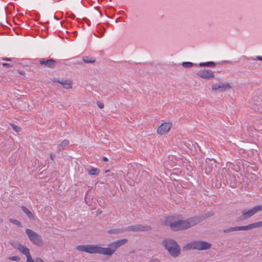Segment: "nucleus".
<instances>
[{
  "instance_id": "obj_1",
  "label": "nucleus",
  "mask_w": 262,
  "mask_h": 262,
  "mask_svg": "<svg viewBox=\"0 0 262 262\" xmlns=\"http://www.w3.org/2000/svg\"><path fill=\"white\" fill-rule=\"evenodd\" d=\"M201 220L194 216L186 220H179L173 222H165V225L169 226L173 231H180L190 228L200 222Z\"/></svg>"
},
{
  "instance_id": "obj_2",
  "label": "nucleus",
  "mask_w": 262,
  "mask_h": 262,
  "mask_svg": "<svg viewBox=\"0 0 262 262\" xmlns=\"http://www.w3.org/2000/svg\"><path fill=\"white\" fill-rule=\"evenodd\" d=\"M163 244L172 256L176 257L180 255L181 250L176 241L172 239H166L163 241Z\"/></svg>"
},
{
  "instance_id": "obj_3",
  "label": "nucleus",
  "mask_w": 262,
  "mask_h": 262,
  "mask_svg": "<svg viewBox=\"0 0 262 262\" xmlns=\"http://www.w3.org/2000/svg\"><path fill=\"white\" fill-rule=\"evenodd\" d=\"M211 247V244L205 241H194L186 244L184 249L186 250L196 249L202 251L209 249Z\"/></svg>"
},
{
  "instance_id": "obj_4",
  "label": "nucleus",
  "mask_w": 262,
  "mask_h": 262,
  "mask_svg": "<svg viewBox=\"0 0 262 262\" xmlns=\"http://www.w3.org/2000/svg\"><path fill=\"white\" fill-rule=\"evenodd\" d=\"M106 248L101 247L98 245H83V251L91 254L98 253L106 255Z\"/></svg>"
},
{
  "instance_id": "obj_5",
  "label": "nucleus",
  "mask_w": 262,
  "mask_h": 262,
  "mask_svg": "<svg viewBox=\"0 0 262 262\" xmlns=\"http://www.w3.org/2000/svg\"><path fill=\"white\" fill-rule=\"evenodd\" d=\"M26 233L30 241L34 245L40 246L43 245V241L41 236L33 230L27 229Z\"/></svg>"
},
{
  "instance_id": "obj_6",
  "label": "nucleus",
  "mask_w": 262,
  "mask_h": 262,
  "mask_svg": "<svg viewBox=\"0 0 262 262\" xmlns=\"http://www.w3.org/2000/svg\"><path fill=\"white\" fill-rule=\"evenodd\" d=\"M127 242V238H123L111 243L108 245L109 248H106V255H112L118 247L125 244Z\"/></svg>"
},
{
  "instance_id": "obj_7",
  "label": "nucleus",
  "mask_w": 262,
  "mask_h": 262,
  "mask_svg": "<svg viewBox=\"0 0 262 262\" xmlns=\"http://www.w3.org/2000/svg\"><path fill=\"white\" fill-rule=\"evenodd\" d=\"M253 228H256L255 223L249 224L247 226L230 227L228 229H224L223 230V232L224 233H229L230 232L240 231V230H250V229H252Z\"/></svg>"
},
{
  "instance_id": "obj_8",
  "label": "nucleus",
  "mask_w": 262,
  "mask_h": 262,
  "mask_svg": "<svg viewBox=\"0 0 262 262\" xmlns=\"http://www.w3.org/2000/svg\"><path fill=\"white\" fill-rule=\"evenodd\" d=\"M172 123L170 122L161 124L157 128V132L160 135H163L169 132L172 127Z\"/></svg>"
},
{
  "instance_id": "obj_9",
  "label": "nucleus",
  "mask_w": 262,
  "mask_h": 262,
  "mask_svg": "<svg viewBox=\"0 0 262 262\" xmlns=\"http://www.w3.org/2000/svg\"><path fill=\"white\" fill-rule=\"evenodd\" d=\"M57 61L52 59L41 58L39 60L40 65L44 66L45 68L53 69L55 67Z\"/></svg>"
},
{
  "instance_id": "obj_10",
  "label": "nucleus",
  "mask_w": 262,
  "mask_h": 262,
  "mask_svg": "<svg viewBox=\"0 0 262 262\" xmlns=\"http://www.w3.org/2000/svg\"><path fill=\"white\" fill-rule=\"evenodd\" d=\"M197 75L201 78L206 80H210L214 77L213 72L211 70L207 69L200 70Z\"/></svg>"
},
{
  "instance_id": "obj_11",
  "label": "nucleus",
  "mask_w": 262,
  "mask_h": 262,
  "mask_svg": "<svg viewBox=\"0 0 262 262\" xmlns=\"http://www.w3.org/2000/svg\"><path fill=\"white\" fill-rule=\"evenodd\" d=\"M212 91H219L220 92H224L231 89V85L228 83L219 82L213 84L211 85Z\"/></svg>"
},
{
  "instance_id": "obj_12",
  "label": "nucleus",
  "mask_w": 262,
  "mask_h": 262,
  "mask_svg": "<svg viewBox=\"0 0 262 262\" xmlns=\"http://www.w3.org/2000/svg\"><path fill=\"white\" fill-rule=\"evenodd\" d=\"M14 247L18 250L20 252L26 256L27 260H29V261H30L31 255L30 253V250L27 247L20 244H18L16 246H14Z\"/></svg>"
},
{
  "instance_id": "obj_13",
  "label": "nucleus",
  "mask_w": 262,
  "mask_h": 262,
  "mask_svg": "<svg viewBox=\"0 0 262 262\" xmlns=\"http://www.w3.org/2000/svg\"><path fill=\"white\" fill-rule=\"evenodd\" d=\"M256 213V210L255 209V206L253 207L252 208L248 210H244L242 212V214L239 217L240 220H246L252 216H253L254 214H255Z\"/></svg>"
},
{
  "instance_id": "obj_14",
  "label": "nucleus",
  "mask_w": 262,
  "mask_h": 262,
  "mask_svg": "<svg viewBox=\"0 0 262 262\" xmlns=\"http://www.w3.org/2000/svg\"><path fill=\"white\" fill-rule=\"evenodd\" d=\"M54 81L61 84L64 89H69L72 88V81L70 79H57L54 80Z\"/></svg>"
},
{
  "instance_id": "obj_15",
  "label": "nucleus",
  "mask_w": 262,
  "mask_h": 262,
  "mask_svg": "<svg viewBox=\"0 0 262 262\" xmlns=\"http://www.w3.org/2000/svg\"><path fill=\"white\" fill-rule=\"evenodd\" d=\"M21 209L27 215L30 219H34L32 213L25 206H23Z\"/></svg>"
},
{
  "instance_id": "obj_16",
  "label": "nucleus",
  "mask_w": 262,
  "mask_h": 262,
  "mask_svg": "<svg viewBox=\"0 0 262 262\" xmlns=\"http://www.w3.org/2000/svg\"><path fill=\"white\" fill-rule=\"evenodd\" d=\"M124 230L125 231H139L138 224L127 227Z\"/></svg>"
},
{
  "instance_id": "obj_17",
  "label": "nucleus",
  "mask_w": 262,
  "mask_h": 262,
  "mask_svg": "<svg viewBox=\"0 0 262 262\" xmlns=\"http://www.w3.org/2000/svg\"><path fill=\"white\" fill-rule=\"evenodd\" d=\"M139 231H147L151 230V228L149 225H142L138 224Z\"/></svg>"
},
{
  "instance_id": "obj_18",
  "label": "nucleus",
  "mask_w": 262,
  "mask_h": 262,
  "mask_svg": "<svg viewBox=\"0 0 262 262\" xmlns=\"http://www.w3.org/2000/svg\"><path fill=\"white\" fill-rule=\"evenodd\" d=\"M125 231L124 228L122 229H114L109 230L108 233L110 234H119L123 233Z\"/></svg>"
},
{
  "instance_id": "obj_19",
  "label": "nucleus",
  "mask_w": 262,
  "mask_h": 262,
  "mask_svg": "<svg viewBox=\"0 0 262 262\" xmlns=\"http://www.w3.org/2000/svg\"><path fill=\"white\" fill-rule=\"evenodd\" d=\"M69 143V141L68 140H64L58 146L59 151H61L64 149L66 146H67Z\"/></svg>"
},
{
  "instance_id": "obj_20",
  "label": "nucleus",
  "mask_w": 262,
  "mask_h": 262,
  "mask_svg": "<svg viewBox=\"0 0 262 262\" xmlns=\"http://www.w3.org/2000/svg\"><path fill=\"white\" fill-rule=\"evenodd\" d=\"M200 67H211L215 66V63L213 61H209L206 62H200L199 64Z\"/></svg>"
},
{
  "instance_id": "obj_21",
  "label": "nucleus",
  "mask_w": 262,
  "mask_h": 262,
  "mask_svg": "<svg viewBox=\"0 0 262 262\" xmlns=\"http://www.w3.org/2000/svg\"><path fill=\"white\" fill-rule=\"evenodd\" d=\"M88 171L90 175H97L99 173V169L97 168H92Z\"/></svg>"
},
{
  "instance_id": "obj_22",
  "label": "nucleus",
  "mask_w": 262,
  "mask_h": 262,
  "mask_svg": "<svg viewBox=\"0 0 262 262\" xmlns=\"http://www.w3.org/2000/svg\"><path fill=\"white\" fill-rule=\"evenodd\" d=\"M11 127L13 128V130H14L16 132H19L21 130L20 127L17 126L16 125L13 124V123H10V124Z\"/></svg>"
},
{
  "instance_id": "obj_23",
  "label": "nucleus",
  "mask_w": 262,
  "mask_h": 262,
  "mask_svg": "<svg viewBox=\"0 0 262 262\" xmlns=\"http://www.w3.org/2000/svg\"><path fill=\"white\" fill-rule=\"evenodd\" d=\"M10 222L11 223H12L17 225L18 227H21V223L19 221H18V220L12 219H10Z\"/></svg>"
},
{
  "instance_id": "obj_24",
  "label": "nucleus",
  "mask_w": 262,
  "mask_h": 262,
  "mask_svg": "<svg viewBox=\"0 0 262 262\" xmlns=\"http://www.w3.org/2000/svg\"><path fill=\"white\" fill-rule=\"evenodd\" d=\"M27 262H44L43 260L40 258H36L34 259H32V256H31L30 261L29 260H27Z\"/></svg>"
},
{
  "instance_id": "obj_25",
  "label": "nucleus",
  "mask_w": 262,
  "mask_h": 262,
  "mask_svg": "<svg viewBox=\"0 0 262 262\" xmlns=\"http://www.w3.org/2000/svg\"><path fill=\"white\" fill-rule=\"evenodd\" d=\"M193 63L190 62H183L182 63V66L185 68H189L193 66Z\"/></svg>"
},
{
  "instance_id": "obj_26",
  "label": "nucleus",
  "mask_w": 262,
  "mask_h": 262,
  "mask_svg": "<svg viewBox=\"0 0 262 262\" xmlns=\"http://www.w3.org/2000/svg\"><path fill=\"white\" fill-rule=\"evenodd\" d=\"M8 258L10 260H13V261H19L20 260V258L17 256L9 257Z\"/></svg>"
},
{
  "instance_id": "obj_27",
  "label": "nucleus",
  "mask_w": 262,
  "mask_h": 262,
  "mask_svg": "<svg viewBox=\"0 0 262 262\" xmlns=\"http://www.w3.org/2000/svg\"><path fill=\"white\" fill-rule=\"evenodd\" d=\"M83 61L85 63H93L95 62V59L94 58H91V60H89V59L83 58Z\"/></svg>"
},
{
  "instance_id": "obj_28",
  "label": "nucleus",
  "mask_w": 262,
  "mask_h": 262,
  "mask_svg": "<svg viewBox=\"0 0 262 262\" xmlns=\"http://www.w3.org/2000/svg\"><path fill=\"white\" fill-rule=\"evenodd\" d=\"M2 65L3 67L7 68H12L13 67V64L12 63H3Z\"/></svg>"
},
{
  "instance_id": "obj_29",
  "label": "nucleus",
  "mask_w": 262,
  "mask_h": 262,
  "mask_svg": "<svg viewBox=\"0 0 262 262\" xmlns=\"http://www.w3.org/2000/svg\"><path fill=\"white\" fill-rule=\"evenodd\" d=\"M97 106L101 109L104 107V104L103 102L100 101H98L97 102Z\"/></svg>"
},
{
  "instance_id": "obj_30",
  "label": "nucleus",
  "mask_w": 262,
  "mask_h": 262,
  "mask_svg": "<svg viewBox=\"0 0 262 262\" xmlns=\"http://www.w3.org/2000/svg\"><path fill=\"white\" fill-rule=\"evenodd\" d=\"M256 212L262 211V205H257L255 206Z\"/></svg>"
},
{
  "instance_id": "obj_31",
  "label": "nucleus",
  "mask_w": 262,
  "mask_h": 262,
  "mask_svg": "<svg viewBox=\"0 0 262 262\" xmlns=\"http://www.w3.org/2000/svg\"><path fill=\"white\" fill-rule=\"evenodd\" d=\"M255 225L256 228L262 227V221L260 222H256Z\"/></svg>"
},
{
  "instance_id": "obj_32",
  "label": "nucleus",
  "mask_w": 262,
  "mask_h": 262,
  "mask_svg": "<svg viewBox=\"0 0 262 262\" xmlns=\"http://www.w3.org/2000/svg\"><path fill=\"white\" fill-rule=\"evenodd\" d=\"M2 60L4 61H11V59L10 58H2Z\"/></svg>"
},
{
  "instance_id": "obj_33",
  "label": "nucleus",
  "mask_w": 262,
  "mask_h": 262,
  "mask_svg": "<svg viewBox=\"0 0 262 262\" xmlns=\"http://www.w3.org/2000/svg\"><path fill=\"white\" fill-rule=\"evenodd\" d=\"M77 249L79 251H82V245H79L77 247Z\"/></svg>"
},
{
  "instance_id": "obj_34",
  "label": "nucleus",
  "mask_w": 262,
  "mask_h": 262,
  "mask_svg": "<svg viewBox=\"0 0 262 262\" xmlns=\"http://www.w3.org/2000/svg\"><path fill=\"white\" fill-rule=\"evenodd\" d=\"M256 59L259 60H262V56H257Z\"/></svg>"
},
{
  "instance_id": "obj_35",
  "label": "nucleus",
  "mask_w": 262,
  "mask_h": 262,
  "mask_svg": "<svg viewBox=\"0 0 262 262\" xmlns=\"http://www.w3.org/2000/svg\"><path fill=\"white\" fill-rule=\"evenodd\" d=\"M150 262H160V261H159V259L156 258V259H154L151 260Z\"/></svg>"
},
{
  "instance_id": "obj_36",
  "label": "nucleus",
  "mask_w": 262,
  "mask_h": 262,
  "mask_svg": "<svg viewBox=\"0 0 262 262\" xmlns=\"http://www.w3.org/2000/svg\"><path fill=\"white\" fill-rule=\"evenodd\" d=\"M103 161H104V162H107L108 161V159L105 157H103Z\"/></svg>"
},
{
  "instance_id": "obj_37",
  "label": "nucleus",
  "mask_w": 262,
  "mask_h": 262,
  "mask_svg": "<svg viewBox=\"0 0 262 262\" xmlns=\"http://www.w3.org/2000/svg\"><path fill=\"white\" fill-rule=\"evenodd\" d=\"M54 156L53 154H50V158H51V159L52 160H54Z\"/></svg>"
},
{
  "instance_id": "obj_38",
  "label": "nucleus",
  "mask_w": 262,
  "mask_h": 262,
  "mask_svg": "<svg viewBox=\"0 0 262 262\" xmlns=\"http://www.w3.org/2000/svg\"><path fill=\"white\" fill-rule=\"evenodd\" d=\"M19 73L21 75H25V72L23 71H19Z\"/></svg>"
},
{
  "instance_id": "obj_39",
  "label": "nucleus",
  "mask_w": 262,
  "mask_h": 262,
  "mask_svg": "<svg viewBox=\"0 0 262 262\" xmlns=\"http://www.w3.org/2000/svg\"><path fill=\"white\" fill-rule=\"evenodd\" d=\"M208 216H211L213 215V212H208Z\"/></svg>"
},
{
  "instance_id": "obj_40",
  "label": "nucleus",
  "mask_w": 262,
  "mask_h": 262,
  "mask_svg": "<svg viewBox=\"0 0 262 262\" xmlns=\"http://www.w3.org/2000/svg\"><path fill=\"white\" fill-rule=\"evenodd\" d=\"M86 196H85V203L87 204V202H86Z\"/></svg>"
},
{
  "instance_id": "obj_41",
  "label": "nucleus",
  "mask_w": 262,
  "mask_h": 262,
  "mask_svg": "<svg viewBox=\"0 0 262 262\" xmlns=\"http://www.w3.org/2000/svg\"><path fill=\"white\" fill-rule=\"evenodd\" d=\"M82 20H83V22L84 21H85V18H84V17H83Z\"/></svg>"
},
{
  "instance_id": "obj_42",
  "label": "nucleus",
  "mask_w": 262,
  "mask_h": 262,
  "mask_svg": "<svg viewBox=\"0 0 262 262\" xmlns=\"http://www.w3.org/2000/svg\"><path fill=\"white\" fill-rule=\"evenodd\" d=\"M101 213V211H100V212H97V214H98V213Z\"/></svg>"
},
{
  "instance_id": "obj_43",
  "label": "nucleus",
  "mask_w": 262,
  "mask_h": 262,
  "mask_svg": "<svg viewBox=\"0 0 262 262\" xmlns=\"http://www.w3.org/2000/svg\"><path fill=\"white\" fill-rule=\"evenodd\" d=\"M74 33L77 34V32H74Z\"/></svg>"
},
{
  "instance_id": "obj_44",
  "label": "nucleus",
  "mask_w": 262,
  "mask_h": 262,
  "mask_svg": "<svg viewBox=\"0 0 262 262\" xmlns=\"http://www.w3.org/2000/svg\"><path fill=\"white\" fill-rule=\"evenodd\" d=\"M108 171H109V170H106V171H105V172H108Z\"/></svg>"
}]
</instances>
